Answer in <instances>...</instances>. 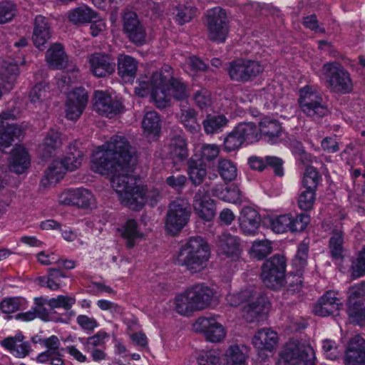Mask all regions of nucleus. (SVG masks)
I'll use <instances>...</instances> for the list:
<instances>
[{
    "label": "nucleus",
    "instance_id": "31",
    "mask_svg": "<svg viewBox=\"0 0 365 365\" xmlns=\"http://www.w3.org/2000/svg\"><path fill=\"white\" fill-rule=\"evenodd\" d=\"M138 61L133 57L120 54L118 57V73L125 82H131L136 76Z\"/></svg>",
    "mask_w": 365,
    "mask_h": 365
},
{
    "label": "nucleus",
    "instance_id": "6",
    "mask_svg": "<svg viewBox=\"0 0 365 365\" xmlns=\"http://www.w3.org/2000/svg\"><path fill=\"white\" fill-rule=\"evenodd\" d=\"M226 301L232 307H237L247 302L244 311L246 319L249 322L259 321L268 309L266 297L252 289L229 294L226 297Z\"/></svg>",
    "mask_w": 365,
    "mask_h": 365
},
{
    "label": "nucleus",
    "instance_id": "60",
    "mask_svg": "<svg viewBox=\"0 0 365 365\" xmlns=\"http://www.w3.org/2000/svg\"><path fill=\"white\" fill-rule=\"evenodd\" d=\"M198 365H221L219 354L213 350L204 351L197 358Z\"/></svg>",
    "mask_w": 365,
    "mask_h": 365
},
{
    "label": "nucleus",
    "instance_id": "51",
    "mask_svg": "<svg viewBox=\"0 0 365 365\" xmlns=\"http://www.w3.org/2000/svg\"><path fill=\"white\" fill-rule=\"evenodd\" d=\"M252 254L257 259H262L272 251L271 242L267 240H256L251 248Z\"/></svg>",
    "mask_w": 365,
    "mask_h": 365
},
{
    "label": "nucleus",
    "instance_id": "27",
    "mask_svg": "<svg viewBox=\"0 0 365 365\" xmlns=\"http://www.w3.org/2000/svg\"><path fill=\"white\" fill-rule=\"evenodd\" d=\"M166 148L168 158L175 165L184 162L189 155L187 140L183 135L173 137Z\"/></svg>",
    "mask_w": 365,
    "mask_h": 365
},
{
    "label": "nucleus",
    "instance_id": "10",
    "mask_svg": "<svg viewBox=\"0 0 365 365\" xmlns=\"http://www.w3.org/2000/svg\"><path fill=\"white\" fill-rule=\"evenodd\" d=\"M191 213L189 202L182 198L173 201L167 212L165 227L168 232L175 235L188 222Z\"/></svg>",
    "mask_w": 365,
    "mask_h": 365
},
{
    "label": "nucleus",
    "instance_id": "49",
    "mask_svg": "<svg viewBox=\"0 0 365 365\" xmlns=\"http://www.w3.org/2000/svg\"><path fill=\"white\" fill-rule=\"evenodd\" d=\"M315 199V191L302 188L299 193L297 200L299 208L304 211L311 210L314 207Z\"/></svg>",
    "mask_w": 365,
    "mask_h": 365
},
{
    "label": "nucleus",
    "instance_id": "23",
    "mask_svg": "<svg viewBox=\"0 0 365 365\" xmlns=\"http://www.w3.org/2000/svg\"><path fill=\"white\" fill-rule=\"evenodd\" d=\"M345 365H365V340L359 335L352 337L345 350Z\"/></svg>",
    "mask_w": 365,
    "mask_h": 365
},
{
    "label": "nucleus",
    "instance_id": "52",
    "mask_svg": "<svg viewBox=\"0 0 365 365\" xmlns=\"http://www.w3.org/2000/svg\"><path fill=\"white\" fill-rule=\"evenodd\" d=\"M75 303L76 299L68 295H58L47 300V305L51 309L63 308L66 311H69Z\"/></svg>",
    "mask_w": 365,
    "mask_h": 365
},
{
    "label": "nucleus",
    "instance_id": "53",
    "mask_svg": "<svg viewBox=\"0 0 365 365\" xmlns=\"http://www.w3.org/2000/svg\"><path fill=\"white\" fill-rule=\"evenodd\" d=\"M109 335L104 331H99L96 334L88 337L86 339H81L84 349L91 350L96 349L97 346H103L105 340L108 339Z\"/></svg>",
    "mask_w": 365,
    "mask_h": 365
},
{
    "label": "nucleus",
    "instance_id": "28",
    "mask_svg": "<svg viewBox=\"0 0 365 365\" xmlns=\"http://www.w3.org/2000/svg\"><path fill=\"white\" fill-rule=\"evenodd\" d=\"M278 341L277 332L269 328H264L259 330L252 338L254 346L260 351H272Z\"/></svg>",
    "mask_w": 365,
    "mask_h": 365
},
{
    "label": "nucleus",
    "instance_id": "11",
    "mask_svg": "<svg viewBox=\"0 0 365 365\" xmlns=\"http://www.w3.org/2000/svg\"><path fill=\"white\" fill-rule=\"evenodd\" d=\"M286 262L283 256L275 255L262 266L261 277L267 287L279 289L285 282Z\"/></svg>",
    "mask_w": 365,
    "mask_h": 365
},
{
    "label": "nucleus",
    "instance_id": "35",
    "mask_svg": "<svg viewBox=\"0 0 365 365\" xmlns=\"http://www.w3.org/2000/svg\"><path fill=\"white\" fill-rule=\"evenodd\" d=\"M19 74L16 63L4 61L0 69V78L4 89L10 91L13 88Z\"/></svg>",
    "mask_w": 365,
    "mask_h": 365
},
{
    "label": "nucleus",
    "instance_id": "47",
    "mask_svg": "<svg viewBox=\"0 0 365 365\" xmlns=\"http://www.w3.org/2000/svg\"><path fill=\"white\" fill-rule=\"evenodd\" d=\"M320 179L321 177L314 167H307L302 179L303 188L316 192Z\"/></svg>",
    "mask_w": 365,
    "mask_h": 365
},
{
    "label": "nucleus",
    "instance_id": "3",
    "mask_svg": "<svg viewBox=\"0 0 365 365\" xmlns=\"http://www.w3.org/2000/svg\"><path fill=\"white\" fill-rule=\"evenodd\" d=\"M131 147L123 136L115 135L94 152L91 169L95 173L106 174L118 163L134 164Z\"/></svg>",
    "mask_w": 365,
    "mask_h": 365
},
{
    "label": "nucleus",
    "instance_id": "20",
    "mask_svg": "<svg viewBox=\"0 0 365 365\" xmlns=\"http://www.w3.org/2000/svg\"><path fill=\"white\" fill-rule=\"evenodd\" d=\"M194 327L196 331L202 332L206 339L212 343L220 342L226 336L225 327L214 317H200Z\"/></svg>",
    "mask_w": 365,
    "mask_h": 365
},
{
    "label": "nucleus",
    "instance_id": "17",
    "mask_svg": "<svg viewBox=\"0 0 365 365\" xmlns=\"http://www.w3.org/2000/svg\"><path fill=\"white\" fill-rule=\"evenodd\" d=\"M123 29L128 39L137 46L146 41V30L133 11L125 12L123 17Z\"/></svg>",
    "mask_w": 365,
    "mask_h": 365
},
{
    "label": "nucleus",
    "instance_id": "45",
    "mask_svg": "<svg viewBox=\"0 0 365 365\" xmlns=\"http://www.w3.org/2000/svg\"><path fill=\"white\" fill-rule=\"evenodd\" d=\"M347 313L353 322L365 324V301H349Z\"/></svg>",
    "mask_w": 365,
    "mask_h": 365
},
{
    "label": "nucleus",
    "instance_id": "1",
    "mask_svg": "<svg viewBox=\"0 0 365 365\" xmlns=\"http://www.w3.org/2000/svg\"><path fill=\"white\" fill-rule=\"evenodd\" d=\"M135 93L140 97L150 94L159 108L167 107L172 96L178 101L188 97L186 85L180 79L173 78V68L168 65L153 72L150 77H146V80L140 81L139 86L135 88Z\"/></svg>",
    "mask_w": 365,
    "mask_h": 365
},
{
    "label": "nucleus",
    "instance_id": "19",
    "mask_svg": "<svg viewBox=\"0 0 365 365\" xmlns=\"http://www.w3.org/2000/svg\"><path fill=\"white\" fill-rule=\"evenodd\" d=\"M88 93L86 91L80 87L73 89L68 94L66 103V117L71 120L79 118L88 103Z\"/></svg>",
    "mask_w": 365,
    "mask_h": 365
},
{
    "label": "nucleus",
    "instance_id": "12",
    "mask_svg": "<svg viewBox=\"0 0 365 365\" xmlns=\"http://www.w3.org/2000/svg\"><path fill=\"white\" fill-rule=\"evenodd\" d=\"M206 16L209 39L217 43L225 42L229 33V21L225 10L215 7L207 11Z\"/></svg>",
    "mask_w": 365,
    "mask_h": 365
},
{
    "label": "nucleus",
    "instance_id": "39",
    "mask_svg": "<svg viewBox=\"0 0 365 365\" xmlns=\"http://www.w3.org/2000/svg\"><path fill=\"white\" fill-rule=\"evenodd\" d=\"M1 344L16 357H24L29 353V344L19 338H6Z\"/></svg>",
    "mask_w": 365,
    "mask_h": 365
},
{
    "label": "nucleus",
    "instance_id": "16",
    "mask_svg": "<svg viewBox=\"0 0 365 365\" xmlns=\"http://www.w3.org/2000/svg\"><path fill=\"white\" fill-rule=\"evenodd\" d=\"M15 119L11 110L4 111L0 114V150L5 152L12 145L14 138L23 135L26 125L9 124L6 120Z\"/></svg>",
    "mask_w": 365,
    "mask_h": 365
},
{
    "label": "nucleus",
    "instance_id": "37",
    "mask_svg": "<svg viewBox=\"0 0 365 365\" xmlns=\"http://www.w3.org/2000/svg\"><path fill=\"white\" fill-rule=\"evenodd\" d=\"M229 120L223 114H208L202 121L204 130L207 134L221 132L225 128Z\"/></svg>",
    "mask_w": 365,
    "mask_h": 365
},
{
    "label": "nucleus",
    "instance_id": "42",
    "mask_svg": "<svg viewBox=\"0 0 365 365\" xmlns=\"http://www.w3.org/2000/svg\"><path fill=\"white\" fill-rule=\"evenodd\" d=\"M197 13V8L187 2L176 7L174 19L178 24L182 26L196 17Z\"/></svg>",
    "mask_w": 365,
    "mask_h": 365
},
{
    "label": "nucleus",
    "instance_id": "41",
    "mask_svg": "<svg viewBox=\"0 0 365 365\" xmlns=\"http://www.w3.org/2000/svg\"><path fill=\"white\" fill-rule=\"evenodd\" d=\"M32 41L36 48L39 50H44L46 43V19L41 15L36 16L35 18Z\"/></svg>",
    "mask_w": 365,
    "mask_h": 365
},
{
    "label": "nucleus",
    "instance_id": "4",
    "mask_svg": "<svg viewBox=\"0 0 365 365\" xmlns=\"http://www.w3.org/2000/svg\"><path fill=\"white\" fill-rule=\"evenodd\" d=\"M210 249L206 240L200 236L191 237L181 246L176 262L191 273L201 272L207 266Z\"/></svg>",
    "mask_w": 365,
    "mask_h": 365
},
{
    "label": "nucleus",
    "instance_id": "44",
    "mask_svg": "<svg viewBox=\"0 0 365 365\" xmlns=\"http://www.w3.org/2000/svg\"><path fill=\"white\" fill-rule=\"evenodd\" d=\"M142 127L147 135H158L161 126L160 118L158 113L155 111L147 112L143 119Z\"/></svg>",
    "mask_w": 365,
    "mask_h": 365
},
{
    "label": "nucleus",
    "instance_id": "9",
    "mask_svg": "<svg viewBox=\"0 0 365 365\" xmlns=\"http://www.w3.org/2000/svg\"><path fill=\"white\" fill-rule=\"evenodd\" d=\"M322 74L330 88L337 93H349L353 89L349 73L337 62H328L323 65Z\"/></svg>",
    "mask_w": 365,
    "mask_h": 365
},
{
    "label": "nucleus",
    "instance_id": "55",
    "mask_svg": "<svg viewBox=\"0 0 365 365\" xmlns=\"http://www.w3.org/2000/svg\"><path fill=\"white\" fill-rule=\"evenodd\" d=\"M63 277H65V275L60 269H47V289L53 291L60 289L61 279Z\"/></svg>",
    "mask_w": 365,
    "mask_h": 365
},
{
    "label": "nucleus",
    "instance_id": "48",
    "mask_svg": "<svg viewBox=\"0 0 365 365\" xmlns=\"http://www.w3.org/2000/svg\"><path fill=\"white\" fill-rule=\"evenodd\" d=\"M218 172L224 180L230 182L237 177V166L231 160L222 159L218 163Z\"/></svg>",
    "mask_w": 365,
    "mask_h": 365
},
{
    "label": "nucleus",
    "instance_id": "5",
    "mask_svg": "<svg viewBox=\"0 0 365 365\" xmlns=\"http://www.w3.org/2000/svg\"><path fill=\"white\" fill-rule=\"evenodd\" d=\"M215 294L214 289L204 283L195 284L175 297V310L181 315L203 310L212 304Z\"/></svg>",
    "mask_w": 365,
    "mask_h": 365
},
{
    "label": "nucleus",
    "instance_id": "36",
    "mask_svg": "<svg viewBox=\"0 0 365 365\" xmlns=\"http://www.w3.org/2000/svg\"><path fill=\"white\" fill-rule=\"evenodd\" d=\"M47 53L48 65L55 69H63L68 58L63 46L61 43H54L49 48Z\"/></svg>",
    "mask_w": 365,
    "mask_h": 365
},
{
    "label": "nucleus",
    "instance_id": "7",
    "mask_svg": "<svg viewBox=\"0 0 365 365\" xmlns=\"http://www.w3.org/2000/svg\"><path fill=\"white\" fill-rule=\"evenodd\" d=\"M298 102L302 113L314 120L322 118L329 113L327 103L322 95L309 86L299 90Z\"/></svg>",
    "mask_w": 365,
    "mask_h": 365
},
{
    "label": "nucleus",
    "instance_id": "32",
    "mask_svg": "<svg viewBox=\"0 0 365 365\" xmlns=\"http://www.w3.org/2000/svg\"><path fill=\"white\" fill-rule=\"evenodd\" d=\"M259 130L268 142L275 143L281 135L282 128L277 120L264 117L259 123Z\"/></svg>",
    "mask_w": 365,
    "mask_h": 365
},
{
    "label": "nucleus",
    "instance_id": "62",
    "mask_svg": "<svg viewBox=\"0 0 365 365\" xmlns=\"http://www.w3.org/2000/svg\"><path fill=\"white\" fill-rule=\"evenodd\" d=\"M193 99L200 109L207 108L212 103L210 93L205 88H201L196 91L193 96Z\"/></svg>",
    "mask_w": 365,
    "mask_h": 365
},
{
    "label": "nucleus",
    "instance_id": "56",
    "mask_svg": "<svg viewBox=\"0 0 365 365\" xmlns=\"http://www.w3.org/2000/svg\"><path fill=\"white\" fill-rule=\"evenodd\" d=\"M23 299L18 297L4 298L0 302V309L3 313L11 314L20 309Z\"/></svg>",
    "mask_w": 365,
    "mask_h": 365
},
{
    "label": "nucleus",
    "instance_id": "24",
    "mask_svg": "<svg viewBox=\"0 0 365 365\" xmlns=\"http://www.w3.org/2000/svg\"><path fill=\"white\" fill-rule=\"evenodd\" d=\"M88 61L91 72L96 77H106L115 71V63L109 55L95 53L88 57Z\"/></svg>",
    "mask_w": 365,
    "mask_h": 365
},
{
    "label": "nucleus",
    "instance_id": "26",
    "mask_svg": "<svg viewBox=\"0 0 365 365\" xmlns=\"http://www.w3.org/2000/svg\"><path fill=\"white\" fill-rule=\"evenodd\" d=\"M342 304L333 291H327L313 307L315 315L327 317L340 309Z\"/></svg>",
    "mask_w": 365,
    "mask_h": 365
},
{
    "label": "nucleus",
    "instance_id": "25",
    "mask_svg": "<svg viewBox=\"0 0 365 365\" xmlns=\"http://www.w3.org/2000/svg\"><path fill=\"white\" fill-rule=\"evenodd\" d=\"M238 220L240 230L244 235H255L259 227L261 216L256 210L245 207L240 212Z\"/></svg>",
    "mask_w": 365,
    "mask_h": 365
},
{
    "label": "nucleus",
    "instance_id": "13",
    "mask_svg": "<svg viewBox=\"0 0 365 365\" xmlns=\"http://www.w3.org/2000/svg\"><path fill=\"white\" fill-rule=\"evenodd\" d=\"M83 153L74 149L70 152L63 160H54L47 169V185H56L64 177L66 170L73 171L81 164Z\"/></svg>",
    "mask_w": 365,
    "mask_h": 365
},
{
    "label": "nucleus",
    "instance_id": "34",
    "mask_svg": "<svg viewBox=\"0 0 365 365\" xmlns=\"http://www.w3.org/2000/svg\"><path fill=\"white\" fill-rule=\"evenodd\" d=\"M248 348L244 345H230L227 349L225 358L226 365H247Z\"/></svg>",
    "mask_w": 365,
    "mask_h": 365
},
{
    "label": "nucleus",
    "instance_id": "64",
    "mask_svg": "<svg viewBox=\"0 0 365 365\" xmlns=\"http://www.w3.org/2000/svg\"><path fill=\"white\" fill-rule=\"evenodd\" d=\"M76 323L83 330L87 332H91L98 327V323L95 318L86 314L78 315L76 318Z\"/></svg>",
    "mask_w": 365,
    "mask_h": 365
},
{
    "label": "nucleus",
    "instance_id": "63",
    "mask_svg": "<svg viewBox=\"0 0 365 365\" xmlns=\"http://www.w3.org/2000/svg\"><path fill=\"white\" fill-rule=\"evenodd\" d=\"M220 149L217 145L206 144L203 145L200 150L201 160L203 162L212 161L219 155Z\"/></svg>",
    "mask_w": 365,
    "mask_h": 365
},
{
    "label": "nucleus",
    "instance_id": "57",
    "mask_svg": "<svg viewBox=\"0 0 365 365\" xmlns=\"http://www.w3.org/2000/svg\"><path fill=\"white\" fill-rule=\"evenodd\" d=\"M322 349L327 359L335 360L342 354L343 350L340 349L336 342L331 339H325L322 341Z\"/></svg>",
    "mask_w": 365,
    "mask_h": 365
},
{
    "label": "nucleus",
    "instance_id": "22",
    "mask_svg": "<svg viewBox=\"0 0 365 365\" xmlns=\"http://www.w3.org/2000/svg\"><path fill=\"white\" fill-rule=\"evenodd\" d=\"M93 106L99 114L109 118L118 114L123 108L119 101L102 91H95Z\"/></svg>",
    "mask_w": 365,
    "mask_h": 365
},
{
    "label": "nucleus",
    "instance_id": "46",
    "mask_svg": "<svg viewBox=\"0 0 365 365\" xmlns=\"http://www.w3.org/2000/svg\"><path fill=\"white\" fill-rule=\"evenodd\" d=\"M207 175V170L201 163H198L195 160L190 159L188 163L189 179L195 186L200 185Z\"/></svg>",
    "mask_w": 365,
    "mask_h": 365
},
{
    "label": "nucleus",
    "instance_id": "50",
    "mask_svg": "<svg viewBox=\"0 0 365 365\" xmlns=\"http://www.w3.org/2000/svg\"><path fill=\"white\" fill-rule=\"evenodd\" d=\"M309 252L308 243L301 242L297 247V253L292 259V265L297 272H301L307 264V257Z\"/></svg>",
    "mask_w": 365,
    "mask_h": 365
},
{
    "label": "nucleus",
    "instance_id": "21",
    "mask_svg": "<svg viewBox=\"0 0 365 365\" xmlns=\"http://www.w3.org/2000/svg\"><path fill=\"white\" fill-rule=\"evenodd\" d=\"M217 248L219 255L232 261L237 260L242 254L240 238L229 232L218 236Z\"/></svg>",
    "mask_w": 365,
    "mask_h": 365
},
{
    "label": "nucleus",
    "instance_id": "40",
    "mask_svg": "<svg viewBox=\"0 0 365 365\" xmlns=\"http://www.w3.org/2000/svg\"><path fill=\"white\" fill-rule=\"evenodd\" d=\"M235 129L243 143H252L258 140L259 128L252 122H242Z\"/></svg>",
    "mask_w": 365,
    "mask_h": 365
},
{
    "label": "nucleus",
    "instance_id": "30",
    "mask_svg": "<svg viewBox=\"0 0 365 365\" xmlns=\"http://www.w3.org/2000/svg\"><path fill=\"white\" fill-rule=\"evenodd\" d=\"M30 165V156L24 147L16 145L9 159V170L17 174L23 173Z\"/></svg>",
    "mask_w": 365,
    "mask_h": 365
},
{
    "label": "nucleus",
    "instance_id": "8",
    "mask_svg": "<svg viewBox=\"0 0 365 365\" xmlns=\"http://www.w3.org/2000/svg\"><path fill=\"white\" fill-rule=\"evenodd\" d=\"M312 347L297 340L289 341L280 354L279 365H314Z\"/></svg>",
    "mask_w": 365,
    "mask_h": 365
},
{
    "label": "nucleus",
    "instance_id": "15",
    "mask_svg": "<svg viewBox=\"0 0 365 365\" xmlns=\"http://www.w3.org/2000/svg\"><path fill=\"white\" fill-rule=\"evenodd\" d=\"M309 220V216L304 213L296 215L284 214L271 219L270 227L277 233H283L287 231L302 232L307 227Z\"/></svg>",
    "mask_w": 365,
    "mask_h": 365
},
{
    "label": "nucleus",
    "instance_id": "58",
    "mask_svg": "<svg viewBox=\"0 0 365 365\" xmlns=\"http://www.w3.org/2000/svg\"><path fill=\"white\" fill-rule=\"evenodd\" d=\"M16 5L10 1L0 4V24H6L16 15Z\"/></svg>",
    "mask_w": 365,
    "mask_h": 365
},
{
    "label": "nucleus",
    "instance_id": "43",
    "mask_svg": "<svg viewBox=\"0 0 365 365\" xmlns=\"http://www.w3.org/2000/svg\"><path fill=\"white\" fill-rule=\"evenodd\" d=\"M344 237L341 230L334 231L329 239V248L331 256L334 261L342 260L344 255Z\"/></svg>",
    "mask_w": 365,
    "mask_h": 365
},
{
    "label": "nucleus",
    "instance_id": "61",
    "mask_svg": "<svg viewBox=\"0 0 365 365\" xmlns=\"http://www.w3.org/2000/svg\"><path fill=\"white\" fill-rule=\"evenodd\" d=\"M240 136L237 134L236 130H234L230 133L224 140L225 150L231 152L238 149L242 144Z\"/></svg>",
    "mask_w": 365,
    "mask_h": 365
},
{
    "label": "nucleus",
    "instance_id": "38",
    "mask_svg": "<svg viewBox=\"0 0 365 365\" xmlns=\"http://www.w3.org/2000/svg\"><path fill=\"white\" fill-rule=\"evenodd\" d=\"M197 112L192 108H182L180 110L179 120L185 128L192 133H196L200 130V124L197 119Z\"/></svg>",
    "mask_w": 365,
    "mask_h": 365
},
{
    "label": "nucleus",
    "instance_id": "14",
    "mask_svg": "<svg viewBox=\"0 0 365 365\" xmlns=\"http://www.w3.org/2000/svg\"><path fill=\"white\" fill-rule=\"evenodd\" d=\"M264 69L259 61L241 58L230 63L227 71L232 81L247 82L262 73Z\"/></svg>",
    "mask_w": 365,
    "mask_h": 365
},
{
    "label": "nucleus",
    "instance_id": "29",
    "mask_svg": "<svg viewBox=\"0 0 365 365\" xmlns=\"http://www.w3.org/2000/svg\"><path fill=\"white\" fill-rule=\"evenodd\" d=\"M118 230L128 248L134 247L144 237L138 222L133 219L128 220Z\"/></svg>",
    "mask_w": 365,
    "mask_h": 365
},
{
    "label": "nucleus",
    "instance_id": "18",
    "mask_svg": "<svg viewBox=\"0 0 365 365\" xmlns=\"http://www.w3.org/2000/svg\"><path fill=\"white\" fill-rule=\"evenodd\" d=\"M209 186L205 183L196 192L192 203L195 213L206 222L211 221L215 215L214 200L209 196Z\"/></svg>",
    "mask_w": 365,
    "mask_h": 365
},
{
    "label": "nucleus",
    "instance_id": "33",
    "mask_svg": "<svg viewBox=\"0 0 365 365\" xmlns=\"http://www.w3.org/2000/svg\"><path fill=\"white\" fill-rule=\"evenodd\" d=\"M97 17L98 13L86 5L74 8L68 12V19L73 24L90 23Z\"/></svg>",
    "mask_w": 365,
    "mask_h": 365
},
{
    "label": "nucleus",
    "instance_id": "2",
    "mask_svg": "<svg viewBox=\"0 0 365 365\" xmlns=\"http://www.w3.org/2000/svg\"><path fill=\"white\" fill-rule=\"evenodd\" d=\"M134 164L118 163L106 175H111L110 184L122 204L133 210H139L145 205L143 187L138 185L133 175Z\"/></svg>",
    "mask_w": 365,
    "mask_h": 365
},
{
    "label": "nucleus",
    "instance_id": "54",
    "mask_svg": "<svg viewBox=\"0 0 365 365\" xmlns=\"http://www.w3.org/2000/svg\"><path fill=\"white\" fill-rule=\"evenodd\" d=\"M95 199L91 192L87 189L76 188L75 205L86 208L94 203Z\"/></svg>",
    "mask_w": 365,
    "mask_h": 365
},
{
    "label": "nucleus",
    "instance_id": "59",
    "mask_svg": "<svg viewBox=\"0 0 365 365\" xmlns=\"http://www.w3.org/2000/svg\"><path fill=\"white\" fill-rule=\"evenodd\" d=\"M351 274L354 278H359L365 275V248L359 253L358 257L352 263Z\"/></svg>",
    "mask_w": 365,
    "mask_h": 365
}]
</instances>
